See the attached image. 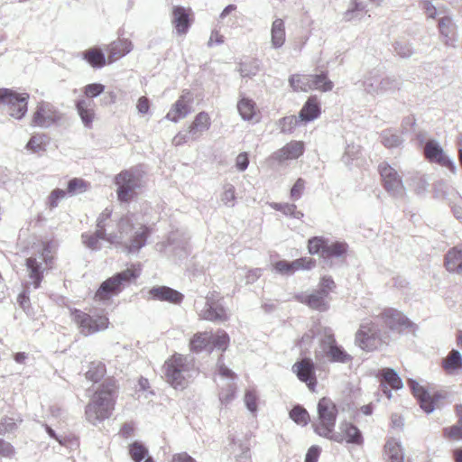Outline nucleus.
I'll return each instance as SVG.
<instances>
[{
  "instance_id": "f257e3e1",
  "label": "nucleus",
  "mask_w": 462,
  "mask_h": 462,
  "mask_svg": "<svg viewBox=\"0 0 462 462\" xmlns=\"http://www.w3.org/2000/svg\"><path fill=\"white\" fill-rule=\"evenodd\" d=\"M116 385L115 381L108 380L95 393L92 401L86 406V419L97 426L108 419L115 409Z\"/></svg>"
},
{
  "instance_id": "f03ea898",
  "label": "nucleus",
  "mask_w": 462,
  "mask_h": 462,
  "mask_svg": "<svg viewBox=\"0 0 462 462\" xmlns=\"http://www.w3.org/2000/svg\"><path fill=\"white\" fill-rule=\"evenodd\" d=\"M163 371L166 382L174 389H184L189 380L197 374L193 358L180 354L165 361Z\"/></svg>"
},
{
  "instance_id": "7ed1b4c3",
  "label": "nucleus",
  "mask_w": 462,
  "mask_h": 462,
  "mask_svg": "<svg viewBox=\"0 0 462 462\" xmlns=\"http://www.w3.org/2000/svg\"><path fill=\"white\" fill-rule=\"evenodd\" d=\"M317 410L318 422L312 423L315 433L320 437L342 443L344 441L342 434L334 432L338 413L336 404L329 398L323 397L319 401Z\"/></svg>"
},
{
  "instance_id": "20e7f679",
  "label": "nucleus",
  "mask_w": 462,
  "mask_h": 462,
  "mask_svg": "<svg viewBox=\"0 0 462 462\" xmlns=\"http://www.w3.org/2000/svg\"><path fill=\"white\" fill-rule=\"evenodd\" d=\"M139 275L140 272L135 268H127L115 273L100 284L96 291L95 299L102 302L109 300L121 293L123 290L132 282L135 281Z\"/></svg>"
},
{
  "instance_id": "39448f33",
  "label": "nucleus",
  "mask_w": 462,
  "mask_h": 462,
  "mask_svg": "<svg viewBox=\"0 0 462 462\" xmlns=\"http://www.w3.org/2000/svg\"><path fill=\"white\" fill-rule=\"evenodd\" d=\"M308 250L310 254H320L325 261H328L345 256L348 245L343 241H330L323 236H314L309 239Z\"/></svg>"
},
{
  "instance_id": "423d86ee",
  "label": "nucleus",
  "mask_w": 462,
  "mask_h": 462,
  "mask_svg": "<svg viewBox=\"0 0 462 462\" xmlns=\"http://www.w3.org/2000/svg\"><path fill=\"white\" fill-rule=\"evenodd\" d=\"M52 246L50 243H44L42 252L37 255H32L26 259V267L29 277L32 280L35 289L39 288L43 278V272L51 267Z\"/></svg>"
},
{
  "instance_id": "0eeeda50",
  "label": "nucleus",
  "mask_w": 462,
  "mask_h": 462,
  "mask_svg": "<svg viewBox=\"0 0 462 462\" xmlns=\"http://www.w3.org/2000/svg\"><path fill=\"white\" fill-rule=\"evenodd\" d=\"M28 93H17L11 88H0V104L13 118L21 120L28 111Z\"/></svg>"
},
{
  "instance_id": "6e6552de",
  "label": "nucleus",
  "mask_w": 462,
  "mask_h": 462,
  "mask_svg": "<svg viewBox=\"0 0 462 462\" xmlns=\"http://www.w3.org/2000/svg\"><path fill=\"white\" fill-rule=\"evenodd\" d=\"M71 319L78 325L81 334L89 336L107 328L109 320L106 315L90 314L78 309L70 310Z\"/></svg>"
},
{
  "instance_id": "1a4fd4ad",
  "label": "nucleus",
  "mask_w": 462,
  "mask_h": 462,
  "mask_svg": "<svg viewBox=\"0 0 462 462\" xmlns=\"http://www.w3.org/2000/svg\"><path fill=\"white\" fill-rule=\"evenodd\" d=\"M117 187L116 194L120 202H129L136 195V190L142 186L141 175L134 170L122 171L115 177Z\"/></svg>"
},
{
  "instance_id": "9d476101",
  "label": "nucleus",
  "mask_w": 462,
  "mask_h": 462,
  "mask_svg": "<svg viewBox=\"0 0 462 462\" xmlns=\"http://www.w3.org/2000/svg\"><path fill=\"white\" fill-rule=\"evenodd\" d=\"M200 319L214 323H224L230 318L227 309L224 305L223 299H217L215 292H209L201 309H198Z\"/></svg>"
},
{
  "instance_id": "9b49d317",
  "label": "nucleus",
  "mask_w": 462,
  "mask_h": 462,
  "mask_svg": "<svg viewBox=\"0 0 462 462\" xmlns=\"http://www.w3.org/2000/svg\"><path fill=\"white\" fill-rule=\"evenodd\" d=\"M378 170L385 190L393 197H403L405 195V188L397 171L387 162L380 163Z\"/></svg>"
},
{
  "instance_id": "f8f14e48",
  "label": "nucleus",
  "mask_w": 462,
  "mask_h": 462,
  "mask_svg": "<svg viewBox=\"0 0 462 462\" xmlns=\"http://www.w3.org/2000/svg\"><path fill=\"white\" fill-rule=\"evenodd\" d=\"M380 330L370 320H364L356 334V345L365 351H373L380 343Z\"/></svg>"
},
{
  "instance_id": "ddd939ff",
  "label": "nucleus",
  "mask_w": 462,
  "mask_h": 462,
  "mask_svg": "<svg viewBox=\"0 0 462 462\" xmlns=\"http://www.w3.org/2000/svg\"><path fill=\"white\" fill-rule=\"evenodd\" d=\"M60 119V112L48 102L38 104L32 116V125L42 128H49Z\"/></svg>"
},
{
  "instance_id": "4468645a",
  "label": "nucleus",
  "mask_w": 462,
  "mask_h": 462,
  "mask_svg": "<svg viewBox=\"0 0 462 462\" xmlns=\"http://www.w3.org/2000/svg\"><path fill=\"white\" fill-rule=\"evenodd\" d=\"M379 318L393 331L402 332L406 328L416 327L402 312L393 308L384 309Z\"/></svg>"
},
{
  "instance_id": "2eb2a0df",
  "label": "nucleus",
  "mask_w": 462,
  "mask_h": 462,
  "mask_svg": "<svg viewBox=\"0 0 462 462\" xmlns=\"http://www.w3.org/2000/svg\"><path fill=\"white\" fill-rule=\"evenodd\" d=\"M424 152L429 161L448 168L454 174L457 172L454 161L444 152L436 140H430L426 143Z\"/></svg>"
},
{
  "instance_id": "dca6fc26",
  "label": "nucleus",
  "mask_w": 462,
  "mask_h": 462,
  "mask_svg": "<svg viewBox=\"0 0 462 462\" xmlns=\"http://www.w3.org/2000/svg\"><path fill=\"white\" fill-rule=\"evenodd\" d=\"M292 371L298 379L307 384L310 390H314L317 384L315 365L310 358H303L292 365Z\"/></svg>"
},
{
  "instance_id": "f3484780",
  "label": "nucleus",
  "mask_w": 462,
  "mask_h": 462,
  "mask_svg": "<svg viewBox=\"0 0 462 462\" xmlns=\"http://www.w3.org/2000/svg\"><path fill=\"white\" fill-rule=\"evenodd\" d=\"M328 296L322 293V291L315 290L310 293L308 292H300L295 295V299L309 308L324 312L327 311L329 308V304L328 302Z\"/></svg>"
},
{
  "instance_id": "a211bd4d",
  "label": "nucleus",
  "mask_w": 462,
  "mask_h": 462,
  "mask_svg": "<svg viewBox=\"0 0 462 462\" xmlns=\"http://www.w3.org/2000/svg\"><path fill=\"white\" fill-rule=\"evenodd\" d=\"M304 143L301 141H291L286 143L282 148L274 152L271 160L282 163L285 161L296 160L304 152Z\"/></svg>"
},
{
  "instance_id": "6ab92c4d",
  "label": "nucleus",
  "mask_w": 462,
  "mask_h": 462,
  "mask_svg": "<svg viewBox=\"0 0 462 462\" xmlns=\"http://www.w3.org/2000/svg\"><path fill=\"white\" fill-rule=\"evenodd\" d=\"M191 101L192 97L189 92H184L172 105L165 118L174 123L185 118L191 111L189 105Z\"/></svg>"
},
{
  "instance_id": "aec40b11",
  "label": "nucleus",
  "mask_w": 462,
  "mask_h": 462,
  "mask_svg": "<svg viewBox=\"0 0 462 462\" xmlns=\"http://www.w3.org/2000/svg\"><path fill=\"white\" fill-rule=\"evenodd\" d=\"M150 234V228L145 225H141L130 236L129 243H125V252L128 254H137L146 245Z\"/></svg>"
},
{
  "instance_id": "412c9836",
  "label": "nucleus",
  "mask_w": 462,
  "mask_h": 462,
  "mask_svg": "<svg viewBox=\"0 0 462 462\" xmlns=\"http://www.w3.org/2000/svg\"><path fill=\"white\" fill-rule=\"evenodd\" d=\"M379 375L381 376V386L383 388V392L389 399L392 397V392L388 389V386L394 390L402 389L403 386L401 377L393 368L382 369L379 372Z\"/></svg>"
},
{
  "instance_id": "4be33fe9",
  "label": "nucleus",
  "mask_w": 462,
  "mask_h": 462,
  "mask_svg": "<svg viewBox=\"0 0 462 462\" xmlns=\"http://www.w3.org/2000/svg\"><path fill=\"white\" fill-rule=\"evenodd\" d=\"M407 383L413 395L419 401L420 408L426 413H431L435 407L428 391L424 387L420 386V383L414 379H409Z\"/></svg>"
},
{
  "instance_id": "5701e85b",
  "label": "nucleus",
  "mask_w": 462,
  "mask_h": 462,
  "mask_svg": "<svg viewBox=\"0 0 462 462\" xmlns=\"http://www.w3.org/2000/svg\"><path fill=\"white\" fill-rule=\"evenodd\" d=\"M133 50V43L128 39H118L114 41L110 44H108L106 48L107 52L108 62L112 63L126 54H128Z\"/></svg>"
},
{
  "instance_id": "b1692460",
  "label": "nucleus",
  "mask_w": 462,
  "mask_h": 462,
  "mask_svg": "<svg viewBox=\"0 0 462 462\" xmlns=\"http://www.w3.org/2000/svg\"><path fill=\"white\" fill-rule=\"evenodd\" d=\"M439 29L441 36L444 38L445 45L456 47L457 25L453 22V19L448 15L439 18Z\"/></svg>"
},
{
  "instance_id": "393cba45",
  "label": "nucleus",
  "mask_w": 462,
  "mask_h": 462,
  "mask_svg": "<svg viewBox=\"0 0 462 462\" xmlns=\"http://www.w3.org/2000/svg\"><path fill=\"white\" fill-rule=\"evenodd\" d=\"M149 293L154 300L169 301L174 304L180 303L184 298L182 293L167 286L152 287Z\"/></svg>"
},
{
  "instance_id": "a878e982",
  "label": "nucleus",
  "mask_w": 462,
  "mask_h": 462,
  "mask_svg": "<svg viewBox=\"0 0 462 462\" xmlns=\"http://www.w3.org/2000/svg\"><path fill=\"white\" fill-rule=\"evenodd\" d=\"M172 24L178 34H186L191 24L189 10L183 6H174L172 8Z\"/></svg>"
},
{
  "instance_id": "bb28decb",
  "label": "nucleus",
  "mask_w": 462,
  "mask_h": 462,
  "mask_svg": "<svg viewBox=\"0 0 462 462\" xmlns=\"http://www.w3.org/2000/svg\"><path fill=\"white\" fill-rule=\"evenodd\" d=\"M320 105L316 97H310L300 111L299 117L302 122H310L320 115Z\"/></svg>"
},
{
  "instance_id": "cd10ccee",
  "label": "nucleus",
  "mask_w": 462,
  "mask_h": 462,
  "mask_svg": "<svg viewBox=\"0 0 462 462\" xmlns=\"http://www.w3.org/2000/svg\"><path fill=\"white\" fill-rule=\"evenodd\" d=\"M210 127V118L208 113H199L192 124L189 125V134L192 140H197L204 132L208 131Z\"/></svg>"
},
{
  "instance_id": "c85d7f7f",
  "label": "nucleus",
  "mask_w": 462,
  "mask_h": 462,
  "mask_svg": "<svg viewBox=\"0 0 462 462\" xmlns=\"http://www.w3.org/2000/svg\"><path fill=\"white\" fill-rule=\"evenodd\" d=\"M76 108L84 125L90 127L95 116L94 102L89 99H79Z\"/></svg>"
},
{
  "instance_id": "c756f323",
  "label": "nucleus",
  "mask_w": 462,
  "mask_h": 462,
  "mask_svg": "<svg viewBox=\"0 0 462 462\" xmlns=\"http://www.w3.org/2000/svg\"><path fill=\"white\" fill-rule=\"evenodd\" d=\"M285 25L281 18L275 19L271 28V44L272 48L277 50L283 46L285 42Z\"/></svg>"
},
{
  "instance_id": "7c9ffc66",
  "label": "nucleus",
  "mask_w": 462,
  "mask_h": 462,
  "mask_svg": "<svg viewBox=\"0 0 462 462\" xmlns=\"http://www.w3.org/2000/svg\"><path fill=\"white\" fill-rule=\"evenodd\" d=\"M382 75L378 69L371 70L363 81L364 90L371 96L380 95Z\"/></svg>"
},
{
  "instance_id": "2f4dec72",
  "label": "nucleus",
  "mask_w": 462,
  "mask_h": 462,
  "mask_svg": "<svg viewBox=\"0 0 462 462\" xmlns=\"http://www.w3.org/2000/svg\"><path fill=\"white\" fill-rule=\"evenodd\" d=\"M212 334L208 332H199L195 334L189 341V349L194 353H200L204 350L211 351Z\"/></svg>"
},
{
  "instance_id": "473e14b6",
  "label": "nucleus",
  "mask_w": 462,
  "mask_h": 462,
  "mask_svg": "<svg viewBox=\"0 0 462 462\" xmlns=\"http://www.w3.org/2000/svg\"><path fill=\"white\" fill-rule=\"evenodd\" d=\"M347 443L361 445L364 441L362 432L352 423L345 422L340 425V432Z\"/></svg>"
},
{
  "instance_id": "72a5a7b5",
  "label": "nucleus",
  "mask_w": 462,
  "mask_h": 462,
  "mask_svg": "<svg viewBox=\"0 0 462 462\" xmlns=\"http://www.w3.org/2000/svg\"><path fill=\"white\" fill-rule=\"evenodd\" d=\"M442 367L448 374H454L462 369V355L458 350L452 349L442 360Z\"/></svg>"
},
{
  "instance_id": "f704fd0d",
  "label": "nucleus",
  "mask_w": 462,
  "mask_h": 462,
  "mask_svg": "<svg viewBox=\"0 0 462 462\" xmlns=\"http://www.w3.org/2000/svg\"><path fill=\"white\" fill-rule=\"evenodd\" d=\"M230 445L236 462H251L250 447L247 441L236 440L232 438Z\"/></svg>"
},
{
  "instance_id": "c9c22d12",
  "label": "nucleus",
  "mask_w": 462,
  "mask_h": 462,
  "mask_svg": "<svg viewBox=\"0 0 462 462\" xmlns=\"http://www.w3.org/2000/svg\"><path fill=\"white\" fill-rule=\"evenodd\" d=\"M83 59L95 69H100L106 64V56L99 48H90L83 52Z\"/></svg>"
},
{
  "instance_id": "e433bc0d",
  "label": "nucleus",
  "mask_w": 462,
  "mask_h": 462,
  "mask_svg": "<svg viewBox=\"0 0 462 462\" xmlns=\"http://www.w3.org/2000/svg\"><path fill=\"white\" fill-rule=\"evenodd\" d=\"M446 267L450 273H462V249L453 248L446 255Z\"/></svg>"
},
{
  "instance_id": "4c0bfd02",
  "label": "nucleus",
  "mask_w": 462,
  "mask_h": 462,
  "mask_svg": "<svg viewBox=\"0 0 462 462\" xmlns=\"http://www.w3.org/2000/svg\"><path fill=\"white\" fill-rule=\"evenodd\" d=\"M366 14L365 5L358 0H351L350 5L343 14L346 22L361 20Z\"/></svg>"
},
{
  "instance_id": "58836bf2",
  "label": "nucleus",
  "mask_w": 462,
  "mask_h": 462,
  "mask_svg": "<svg viewBox=\"0 0 462 462\" xmlns=\"http://www.w3.org/2000/svg\"><path fill=\"white\" fill-rule=\"evenodd\" d=\"M324 354L328 356L330 362L346 364L352 360V356L347 354L345 349L337 344L328 348Z\"/></svg>"
},
{
  "instance_id": "ea45409f",
  "label": "nucleus",
  "mask_w": 462,
  "mask_h": 462,
  "mask_svg": "<svg viewBox=\"0 0 462 462\" xmlns=\"http://www.w3.org/2000/svg\"><path fill=\"white\" fill-rule=\"evenodd\" d=\"M310 90L317 89L327 92L332 89L333 82L329 80L325 73L310 75Z\"/></svg>"
},
{
  "instance_id": "a19ab883",
  "label": "nucleus",
  "mask_w": 462,
  "mask_h": 462,
  "mask_svg": "<svg viewBox=\"0 0 462 462\" xmlns=\"http://www.w3.org/2000/svg\"><path fill=\"white\" fill-rule=\"evenodd\" d=\"M237 110L244 120L249 121L255 114L254 102L252 99L242 97L237 103Z\"/></svg>"
},
{
  "instance_id": "79ce46f5",
  "label": "nucleus",
  "mask_w": 462,
  "mask_h": 462,
  "mask_svg": "<svg viewBox=\"0 0 462 462\" xmlns=\"http://www.w3.org/2000/svg\"><path fill=\"white\" fill-rule=\"evenodd\" d=\"M270 206L274 210L292 218L300 219L304 216L301 211L297 210L295 204L273 202Z\"/></svg>"
},
{
  "instance_id": "37998d69",
  "label": "nucleus",
  "mask_w": 462,
  "mask_h": 462,
  "mask_svg": "<svg viewBox=\"0 0 462 462\" xmlns=\"http://www.w3.org/2000/svg\"><path fill=\"white\" fill-rule=\"evenodd\" d=\"M106 366L100 361H93L89 365V368L86 373V378L89 381L97 383L100 381L106 374Z\"/></svg>"
},
{
  "instance_id": "c03bdc74",
  "label": "nucleus",
  "mask_w": 462,
  "mask_h": 462,
  "mask_svg": "<svg viewBox=\"0 0 462 462\" xmlns=\"http://www.w3.org/2000/svg\"><path fill=\"white\" fill-rule=\"evenodd\" d=\"M81 238H82V242L83 244L92 249V250H97L98 249V241L100 239H105L106 238V230L105 229H97L95 233L93 234H88V233H84L82 234L81 236Z\"/></svg>"
},
{
  "instance_id": "a18cd8bd",
  "label": "nucleus",
  "mask_w": 462,
  "mask_h": 462,
  "mask_svg": "<svg viewBox=\"0 0 462 462\" xmlns=\"http://www.w3.org/2000/svg\"><path fill=\"white\" fill-rule=\"evenodd\" d=\"M128 452L134 462H142L148 456L147 448L139 441H134L128 447Z\"/></svg>"
},
{
  "instance_id": "49530a36",
  "label": "nucleus",
  "mask_w": 462,
  "mask_h": 462,
  "mask_svg": "<svg viewBox=\"0 0 462 462\" xmlns=\"http://www.w3.org/2000/svg\"><path fill=\"white\" fill-rule=\"evenodd\" d=\"M384 449H385L386 454L389 457L390 461L391 460H393V461L398 460L400 462L401 460H403L404 456H403L402 448L401 447V444L398 441H396L395 439L388 440L384 446Z\"/></svg>"
},
{
  "instance_id": "de8ad7c7",
  "label": "nucleus",
  "mask_w": 462,
  "mask_h": 462,
  "mask_svg": "<svg viewBox=\"0 0 462 462\" xmlns=\"http://www.w3.org/2000/svg\"><path fill=\"white\" fill-rule=\"evenodd\" d=\"M229 336L222 329H218L215 334H212L211 338V350L217 348L221 351H225L229 345Z\"/></svg>"
},
{
  "instance_id": "09e8293b",
  "label": "nucleus",
  "mask_w": 462,
  "mask_h": 462,
  "mask_svg": "<svg viewBox=\"0 0 462 462\" xmlns=\"http://www.w3.org/2000/svg\"><path fill=\"white\" fill-rule=\"evenodd\" d=\"M180 234L178 231L171 232L166 241L165 246H173L175 250H180L176 254L179 257H182L187 254L186 252V242L179 239Z\"/></svg>"
},
{
  "instance_id": "8fccbe9b",
  "label": "nucleus",
  "mask_w": 462,
  "mask_h": 462,
  "mask_svg": "<svg viewBox=\"0 0 462 462\" xmlns=\"http://www.w3.org/2000/svg\"><path fill=\"white\" fill-rule=\"evenodd\" d=\"M289 83L293 90L307 92L310 90V75H291L289 79Z\"/></svg>"
},
{
  "instance_id": "3c124183",
  "label": "nucleus",
  "mask_w": 462,
  "mask_h": 462,
  "mask_svg": "<svg viewBox=\"0 0 462 462\" xmlns=\"http://www.w3.org/2000/svg\"><path fill=\"white\" fill-rule=\"evenodd\" d=\"M290 418L299 425H307L310 420L309 412L300 405H295L290 411Z\"/></svg>"
},
{
  "instance_id": "603ef678",
  "label": "nucleus",
  "mask_w": 462,
  "mask_h": 462,
  "mask_svg": "<svg viewBox=\"0 0 462 462\" xmlns=\"http://www.w3.org/2000/svg\"><path fill=\"white\" fill-rule=\"evenodd\" d=\"M382 143L385 147L395 148L402 144V139L399 134L393 133L391 129H387L381 134Z\"/></svg>"
},
{
  "instance_id": "864d4df0",
  "label": "nucleus",
  "mask_w": 462,
  "mask_h": 462,
  "mask_svg": "<svg viewBox=\"0 0 462 462\" xmlns=\"http://www.w3.org/2000/svg\"><path fill=\"white\" fill-rule=\"evenodd\" d=\"M260 69V62L257 60L242 62L239 67L240 75L243 78H251L255 76Z\"/></svg>"
},
{
  "instance_id": "5fc2aeb1",
  "label": "nucleus",
  "mask_w": 462,
  "mask_h": 462,
  "mask_svg": "<svg viewBox=\"0 0 462 462\" xmlns=\"http://www.w3.org/2000/svg\"><path fill=\"white\" fill-rule=\"evenodd\" d=\"M402 82L400 79L393 77H385L382 79L380 87V95L393 93L395 90L400 89Z\"/></svg>"
},
{
  "instance_id": "6e6d98bb",
  "label": "nucleus",
  "mask_w": 462,
  "mask_h": 462,
  "mask_svg": "<svg viewBox=\"0 0 462 462\" xmlns=\"http://www.w3.org/2000/svg\"><path fill=\"white\" fill-rule=\"evenodd\" d=\"M292 274L300 270H311L316 265V260L310 257H300L290 263Z\"/></svg>"
},
{
  "instance_id": "4d7b16f0",
  "label": "nucleus",
  "mask_w": 462,
  "mask_h": 462,
  "mask_svg": "<svg viewBox=\"0 0 462 462\" xmlns=\"http://www.w3.org/2000/svg\"><path fill=\"white\" fill-rule=\"evenodd\" d=\"M300 121V117H296L295 116H284L279 120V127L282 133H291L299 122Z\"/></svg>"
},
{
  "instance_id": "13d9d810",
  "label": "nucleus",
  "mask_w": 462,
  "mask_h": 462,
  "mask_svg": "<svg viewBox=\"0 0 462 462\" xmlns=\"http://www.w3.org/2000/svg\"><path fill=\"white\" fill-rule=\"evenodd\" d=\"M336 344L337 342L332 329L330 328H324L322 330V337L320 338V347L322 352L324 353L328 348H330V346H333Z\"/></svg>"
},
{
  "instance_id": "bf43d9fd",
  "label": "nucleus",
  "mask_w": 462,
  "mask_h": 462,
  "mask_svg": "<svg viewBox=\"0 0 462 462\" xmlns=\"http://www.w3.org/2000/svg\"><path fill=\"white\" fill-rule=\"evenodd\" d=\"M86 190V181L82 179L73 178L68 182L67 191L69 194L82 193Z\"/></svg>"
},
{
  "instance_id": "052dcab7",
  "label": "nucleus",
  "mask_w": 462,
  "mask_h": 462,
  "mask_svg": "<svg viewBox=\"0 0 462 462\" xmlns=\"http://www.w3.org/2000/svg\"><path fill=\"white\" fill-rule=\"evenodd\" d=\"M105 85L101 83L88 84L84 88V94L87 97L94 98L100 96L105 91Z\"/></svg>"
},
{
  "instance_id": "680f3d73",
  "label": "nucleus",
  "mask_w": 462,
  "mask_h": 462,
  "mask_svg": "<svg viewBox=\"0 0 462 462\" xmlns=\"http://www.w3.org/2000/svg\"><path fill=\"white\" fill-rule=\"evenodd\" d=\"M66 197V191L61 189H53L48 197L47 205L51 209L58 207L59 202Z\"/></svg>"
},
{
  "instance_id": "e2e57ef3",
  "label": "nucleus",
  "mask_w": 462,
  "mask_h": 462,
  "mask_svg": "<svg viewBox=\"0 0 462 462\" xmlns=\"http://www.w3.org/2000/svg\"><path fill=\"white\" fill-rule=\"evenodd\" d=\"M394 51L402 58H410L413 54L411 45L406 42H395Z\"/></svg>"
},
{
  "instance_id": "0e129e2a",
  "label": "nucleus",
  "mask_w": 462,
  "mask_h": 462,
  "mask_svg": "<svg viewBox=\"0 0 462 462\" xmlns=\"http://www.w3.org/2000/svg\"><path fill=\"white\" fill-rule=\"evenodd\" d=\"M335 287L336 284L332 277L323 276L319 281V288L317 290L322 291V293L328 297L330 292H332L333 290L335 289Z\"/></svg>"
},
{
  "instance_id": "69168bd1",
  "label": "nucleus",
  "mask_w": 462,
  "mask_h": 462,
  "mask_svg": "<svg viewBox=\"0 0 462 462\" xmlns=\"http://www.w3.org/2000/svg\"><path fill=\"white\" fill-rule=\"evenodd\" d=\"M305 189V180L302 178H299L291 189V198L293 200H299Z\"/></svg>"
},
{
  "instance_id": "338daca9",
  "label": "nucleus",
  "mask_w": 462,
  "mask_h": 462,
  "mask_svg": "<svg viewBox=\"0 0 462 462\" xmlns=\"http://www.w3.org/2000/svg\"><path fill=\"white\" fill-rule=\"evenodd\" d=\"M134 229V224L132 217L130 216H125L121 217L118 223V230L123 236L124 235H128L130 231Z\"/></svg>"
},
{
  "instance_id": "774afa93",
  "label": "nucleus",
  "mask_w": 462,
  "mask_h": 462,
  "mask_svg": "<svg viewBox=\"0 0 462 462\" xmlns=\"http://www.w3.org/2000/svg\"><path fill=\"white\" fill-rule=\"evenodd\" d=\"M245 404L250 412L254 413L257 411L256 396L253 392L246 391L245 394Z\"/></svg>"
}]
</instances>
